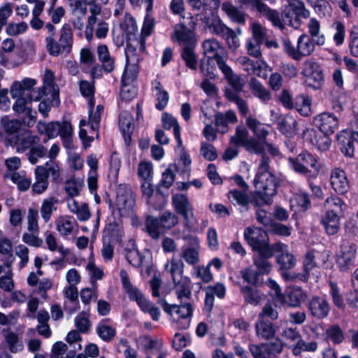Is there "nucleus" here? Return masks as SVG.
<instances>
[{"mask_svg": "<svg viewBox=\"0 0 358 358\" xmlns=\"http://www.w3.org/2000/svg\"><path fill=\"white\" fill-rule=\"evenodd\" d=\"M255 331L257 336L262 340H269L274 338L275 328L274 324L266 320L257 319L255 323Z\"/></svg>", "mask_w": 358, "mask_h": 358, "instance_id": "35", "label": "nucleus"}, {"mask_svg": "<svg viewBox=\"0 0 358 358\" xmlns=\"http://www.w3.org/2000/svg\"><path fill=\"white\" fill-rule=\"evenodd\" d=\"M196 45L183 47L181 57L189 69L196 70L198 64L197 55L194 52Z\"/></svg>", "mask_w": 358, "mask_h": 358, "instance_id": "54", "label": "nucleus"}, {"mask_svg": "<svg viewBox=\"0 0 358 358\" xmlns=\"http://www.w3.org/2000/svg\"><path fill=\"white\" fill-rule=\"evenodd\" d=\"M278 129L287 137H293L297 133V122L291 115H280L275 120Z\"/></svg>", "mask_w": 358, "mask_h": 358, "instance_id": "24", "label": "nucleus"}, {"mask_svg": "<svg viewBox=\"0 0 358 358\" xmlns=\"http://www.w3.org/2000/svg\"><path fill=\"white\" fill-rule=\"evenodd\" d=\"M308 309L313 317L322 320L328 316L330 304L325 298L314 296L308 303Z\"/></svg>", "mask_w": 358, "mask_h": 358, "instance_id": "19", "label": "nucleus"}, {"mask_svg": "<svg viewBox=\"0 0 358 358\" xmlns=\"http://www.w3.org/2000/svg\"><path fill=\"white\" fill-rule=\"evenodd\" d=\"M132 115L128 111H122L119 116V127L125 141L130 139L134 129Z\"/></svg>", "mask_w": 358, "mask_h": 358, "instance_id": "43", "label": "nucleus"}, {"mask_svg": "<svg viewBox=\"0 0 358 358\" xmlns=\"http://www.w3.org/2000/svg\"><path fill=\"white\" fill-rule=\"evenodd\" d=\"M36 85V80L29 78H25L22 81H15L10 89L11 96H25L29 101H39L46 95V92L41 88H35Z\"/></svg>", "mask_w": 358, "mask_h": 358, "instance_id": "6", "label": "nucleus"}, {"mask_svg": "<svg viewBox=\"0 0 358 358\" xmlns=\"http://www.w3.org/2000/svg\"><path fill=\"white\" fill-rule=\"evenodd\" d=\"M324 205L327 211H331L336 215H339L343 212L345 203L338 196H331L326 199Z\"/></svg>", "mask_w": 358, "mask_h": 358, "instance_id": "64", "label": "nucleus"}, {"mask_svg": "<svg viewBox=\"0 0 358 358\" xmlns=\"http://www.w3.org/2000/svg\"><path fill=\"white\" fill-rule=\"evenodd\" d=\"M302 74L305 77L306 85L314 89H320L324 82V74L322 67L315 62H306Z\"/></svg>", "mask_w": 358, "mask_h": 358, "instance_id": "12", "label": "nucleus"}, {"mask_svg": "<svg viewBox=\"0 0 358 358\" xmlns=\"http://www.w3.org/2000/svg\"><path fill=\"white\" fill-rule=\"evenodd\" d=\"M73 45V30L70 24L65 23L59 30V38L57 42L58 51L52 56H58L61 52L69 53Z\"/></svg>", "mask_w": 358, "mask_h": 358, "instance_id": "21", "label": "nucleus"}, {"mask_svg": "<svg viewBox=\"0 0 358 358\" xmlns=\"http://www.w3.org/2000/svg\"><path fill=\"white\" fill-rule=\"evenodd\" d=\"M179 219L177 215L166 210L158 217L149 215L145 222L146 231L153 239H158L160 235L176 226Z\"/></svg>", "mask_w": 358, "mask_h": 358, "instance_id": "4", "label": "nucleus"}, {"mask_svg": "<svg viewBox=\"0 0 358 358\" xmlns=\"http://www.w3.org/2000/svg\"><path fill=\"white\" fill-rule=\"evenodd\" d=\"M357 248L350 243H343L336 255V262L341 271H348L355 266Z\"/></svg>", "mask_w": 358, "mask_h": 358, "instance_id": "13", "label": "nucleus"}, {"mask_svg": "<svg viewBox=\"0 0 358 358\" xmlns=\"http://www.w3.org/2000/svg\"><path fill=\"white\" fill-rule=\"evenodd\" d=\"M174 290L179 301H191L192 282L187 277L173 282Z\"/></svg>", "mask_w": 358, "mask_h": 358, "instance_id": "31", "label": "nucleus"}, {"mask_svg": "<svg viewBox=\"0 0 358 358\" xmlns=\"http://www.w3.org/2000/svg\"><path fill=\"white\" fill-rule=\"evenodd\" d=\"M292 352L294 356L301 355L302 352H315L317 349V343L315 341L306 342L301 338L291 347Z\"/></svg>", "mask_w": 358, "mask_h": 358, "instance_id": "56", "label": "nucleus"}, {"mask_svg": "<svg viewBox=\"0 0 358 358\" xmlns=\"http://www.w3.org/2000/svg\"><path fill=\"white\" fill-rule=\"evenodd\" d=\"M331 185L334 190L340 194L348 192L350 185L345 172L338 168H335L331 173Z\"/></svg>", "mask_w": 358, "mask_h": 358, "instance_id": "22", "label": "nucleus"}, {"mask_svg": "<svg viewBox=\"0 0 358 358\" xmlns=\"http://www.w3.org/2000/svg\"><path fill=\"white\" fill-rule=\"evenodd\" d=\"M227 198L234 206H239L241 213L249 210V194H248V190L231 189L227 193Z\"/></svg>", "mask_w": 358, "mask_h": 358, "instance_id": "26", "label": "nucleus"}, {"mask_svg": "<svg viewBox=\"0 0 358 358\" xmlns=\"http://www.w3.org/2000/svg\"><path fill=\"white\" fill-rule=\"evenodd\" d=\"M157 303L173 320L188 319L192 317L193 313L191 301H180V304H169L164 299L159 298Z\"/></svg>", "mask_w": 358, "mask_h": 358, "instance_id": "11", "label": "nucleus"}, {"mask_svg": "<svg viewBox=\"0 0 358 358\" xmlns=\"http://www.w3.org/2000/svg\"><path fill=\"white\" fill-rule=\"evenodd\" d=\"M97 55L99 60L102 64L103 71L107 73L112 72L115 68V60L110 55L107 45H101L98 46Z\"/></svg>", "mask_w": 358, "mask_h": 358, "instance_id": "42", "label": "nucleus"}, {"mask_svg": "<svg viewBox=\"0 0 358 358\" xmlns=\"http://www.w3.org/2000/svg\"><path fill=\"white\" fill-rule=\"evenodd\" d=\"M314 125L322 132L333 134L339 127L338 117L329 112H323L313 117Z\"/></svg>", "mask_w": 358, "mask_h": 358, "instance_id": "16", "label": "nucleus"}, {"mask_svg": "<svg viewBox=\"0 0 358 358\" xmlns=\"http://www.w3.org/2000/svg\"><path fill=\"white\" fill-rule=\"evenodd\" d=\"M79 88L81 94L86 98H88V106L90 107V112H92V109L94 106V92L95 87L94 81L90 83L87 80H81L79 83Z\"/></svg>", "mask_w": 358, "mask_h": 358, "instance_id": "53", "label": "nucleus"}, {"mask_svg": "<svg viewBox=\"0 0 358 358\" xmlns=\"http://www.w3.org/2000/svg\"><path fill=\"white\" fill-rule=\"evenodd\" d=\"M249 87L254 96L262 103H266L271 100V93L256 78L252 77L249 81Z\"/></svg>", "mask_w": 358, "mask_h": 358, "instance_id": "37", "label": "nucleus"}, {"mask_svg": "<svg viewBox=\"0 0 358 358\" xmlns=\"http://www.w3.org/2000/svg\"><path fill=\"white\" fill-rule=\"evenodd\" d=\"M172 203L175 210L180 214L186 225H188L191 218L194 217L193 207L185 194H177L172 196Z\"/></svg>", "mask_w": 358, "mask_h": 358, "instance_id": "17", "label": "nucleus"}, {"mask_svg": "<svg viewBox=\"0 0 358 358\" xmlns=\"http://www.w3.org/2000/svg\"><path fill=\"white\" fill-rule=\"evenodd\" d=\"M58 203V199L54 196L48 197L43 200L40 213L45 223L50 220L53 212L57 210Z\"/></svg>", "mask_w": 358, "mask_h": 358, "instance_id": "41", "label": "nucleus"}, {"mask_svg": "<svg viewBox=\"0 0 358 358\" xmlns=\"http://www.w3.org/2000/svg\"><path fill=\"white\" fill-rule=\"evenodd\" d=\"M0 253L8 256L3 264L10 268L14 262L15 257L13 255V245L8 238H3L0 239Z\"/></svg>", "mask_w": 358, "mask_h": 358, "instance_id": "59", "label": "nucleus"}, {"mask_svg": "<svg viewBox=\"0 0 358 358\" xmlns=\"http://www.w3.org/2000/svg\"><path fill=\"white\" fill-rule=\"evenodd\" d=\"M211 34L226 40L229 49L236 50L239 46V40L234 30L227 27L220 18L213 19L208 24Z\"/></svg>", "mask_w": 358, "mask_h": 358, "instance_id": "9", "label": "nucleus"}, {"mask_svg": "<svg viewBox=\"0 0 358 358\" xmlns=\"http://www.w3.org/2000/svg\"><path fill=\"white\" fill-rule=\"evenodd\" d=\"M162 122L163 127L165 129L169 130L171 128H173V134L178 143V146L182 147V141L180 136L181 128L178 124L177 119L174 117L172 115L169 114L167 113H164L162 114Z\"/></svg>", "mask_w": 358, "mask_h": 358, "instance_id": "39", "label": "nucleus"}, {"mask_svg": "<svg viewBox=\"0 0 358 358\" xmlns=\"http://www.w3.org/2000/svg\"><path fill=\"white\" fill-rule=\"evenodd\" d=\"M254 184L257 189L265 192V194L271 197L277 193V180L271 173L256 174Z\"/></svg>", "mask_w": 358, "mask_h": 358, "instance_id": "18", "label": "nucleus"}, {"mask_svg": "<svg viewBox=\"0 0 358 358\" xmlns=\"http://www.w3.org/2000/svg\"><path fill=\"white\" fill-rule=\"evenodd\" d=\"M324 336L326 340L336 345L341 343L345 339L344 332L338 324L328 327L324 332Z\"/></svg>", "mask_w": 358, "mask_h": 358, "instance_id": "52", "label": "nucleus"}, {"mask_svg": "<svg viewBox=\"0 0 358 358\" xmlns=\"http://www.w3.org/2000/svg\"><path fill=\"white\" fill-rule=\"evenodd\" d=\"M16 99L13 106V109L17 113H21L27 117L30 122H34L36 120V112L33 111L31 107L32 101H29L25 96L13 97Z\"/></svg>", "mask_w": 358, "mask_h": 358, "instance_id": "29", "label": "nucleus"}, {"mask_svg": "<svg viewBox=\"0 0 358 358\" xmlns=\"http://www.w3.org/2000/svg\"><path fill=\"white\" fill-rule=\"evenodd\" d=\"M214 117L217 131L221 134H225L229 131V124H234L238 122L236 113L231 110L224 113L218 112L215 113Z\"/></svg>", "mask_w": 358, "mask_h": 358, "instance_id": "25", "label": "nucleus"}, {"mask_svg": "<svg viewBox=\"0 0 358 358\" xmlns=\"http://www.w3.org/2000/svg\"><path fill=\"white\" fill-rule=\"evenodd\" d=\"M310 143L320 151H327L329 149L331 140V134H324L322 131L311 130L308 132Z\"/></svg>", "mask_w": 358, "mask_h": 358, "instance_id": "34", "label": "nucleus"}, {"mask_svg": "<svg viewBox=\"0 0 358 358\" xmlns=\"http://www.w3.org/2000/svg\"><path fill=\"white\" fill-rule=\"evenodd\" d=\"M289 161L295 172L308 179H315L322 169L319 158L308 151H303L295 158H289Z\"/></svg>", "mask_w": 358, "mask_h": 358, "instance_id": "3", "label": "nucleus"}, {"mask_svg": "<svg viewBox=\"0 0 358 358\" xmlns=\"http://www.w3.org/2000/svg\"><path fill=\"white\" fill-rule=\"evenodd\" d=\"M321 223L328 234H336L339 228L338 215L331 211H327L321 220Z\"/></svg>", "mask_w": 358, "mask_h": 358, "instance_id": "44", "label": "nucleus"}, {"mask_svg": "<svg viewBox=\"0 0 358 358\" xmlns=\"http://www.w3.org/2000/svg\"><path fill=\"white\" fill-rule=\"evenodd\" d=\"M246 124L253 134L259 139H266V137L269 134L268 126L264 125L256 118L251 116L246 117Z\"/></svg>", "mask_w": 358, "mask_h": 358, "instance_id": "46", "label": "nucleus"}, {"mask_svg": "<svg viewBox=\"0 0 358 358\" xmlns=\"http://www.w3.org/2000/svg\"><path fill=\"white\" fill-rule=\"evenodd\" d=\"M202 50L203 55L208 59H215L219 69L226 64L224 59L225 53L224 48L220 43L215 38L205 40L202 43Z\"/></svg>", "mask_w": 358, "mask_h": 358, "instance_id": "14", "label": "nucleus"}, {"mask_svg": "<svg viewBox=\"0 0 358 358\" xmlns=\"http://www.w3.org/2000/svg\"><path fill=\"white\" fill-rule=\"evenodd\" d=\"M259 13L266 17L274 27L281 30L284 29L282 15H280L277 10L272 9L265 4Z\"/></svg>", "mask_w": 358, "mask_h": 358, "instance_id": "50", "label": "nucleus"}, {"mask_svg": "<svg viewBox=\"0 0 358 358\" xmlns=\"http://www.w3.org/2000/svg\"><path fill=\"white\" fill-rule=\"evenodd\" d=\"M341 152L348 157L355 155V143H358V131L343 129L336 136Z\"/></svg>", "mask_w": 358, "mask_h": 358, "instance_id": "15", "label": "nucleus"}, {"mask_svg": "<svg viewBox=\"0 0 358 358\" xmlns=\"http://www.w3.org/2000/svg\"><path fill=\"white\" fill-rule=\"evenodd\" d=\"M286 249L287 246L283 249V251H280L281 255L277 257V262L280 266L281 270H290L296 264L295 257L293 255L287 252Z\"/></svg>", "mask_w": 358, "mask_h": 358, "instance_id": "63", "label": "nucleus"}, {"mask_svg": "<svg viewBox=\"0 0 358 358\" xmlns=\"http://www.w3.org/2000/svg\"><path fill=\"white\" fill-rule=\"evenodd\" d=\"M272 201V197L265 194V192L257 189L249 194V205L255 207H259L266 204H269Z\"/></svg>", "mask_w": 358, "mask_h": 358, "instance_id": "61", "label": "nucleus"}, {"mask_svg": "<svg viewBox=\"0 0 358 358\" xmlns=\"http://www.w3.org/2000/svg\"><path fill=\"white\" fill-rule=\"evenodd\" d=\"M222 10L227 14L230 20L236 23L244 24L245 23V14L234 6L231 2L226 1L222 4Z\"/></svg>", "mask_w": 358, "mask_h": 358, "instance_id": "45", "label": "nucleus"}, {"mask_svg": "<svg viewBox=\"0 0 358 358\" xmlns=\"http://www.w3.org/2000/svg\"><path fill=\"white\" fill-rule=\"evenodd\" d=\"M284 343L280 338L261 345L251 344L249 350L253 358H277L283 350Z\"/></svg>", "mask_w": 358, "mask_h": 358, "instance_id": "10", "label": "nucleus"}, {"mask_svg": "<svg viewBox=\"0 0 358 358\" xmlns=\"http://www.w3.org/2000/svg\"><path fill=\"white\" fill-rule=\"evenodd\" d=\"M122 287L131 301H136L141 310L148 313L154 321H158L160 317V310L151 301L147 299L138 288L133 287L127 273L124 270L120 271Z\"/></svg>", "mask_w": 358, "mask_h": 358, "instance_id": "2", "label": "nucleus"}, {"mask_svg": "<svg viewBox=\"0 0 358 358\" xmlns=\"http://www.w3.org/2000/svg\"><path fill=\"white\" fill-rule=\"evenodd\" d=\"M194 27L195 23L192 16L189 18L187 24L182 22L176 24L173 28L172 39L180 45H182L183 47L196 45V42L194 33Z\"/></svg>", "mask_w": 358, "mask_h": 358, "instance_id": "8", "label": "nucleus"}, {"mask_svg": "<svg viewBox=\"0 0 358 358\" xmlns=\"http://www.w3.org/2000/svg\"><path fill=\"white\" fill-rule=\"evenodd\" d=\"M257 257H254V264L257 267L258 272L262 274H268L271 270V264L268 260L273 256H268L262 252H257Z\"/></svg>", "mask_w": 358, "mask_h": 358, "instance_id": "62", "label": "nucleus"}, {"mask_svg": "<svg viewBox=\"0 0 358 358\" xmlns=\"http://www.w3.org/2000/svg\"><path fill=\"white\" fill-rule=\"evenodd\" d=\"M45 29L48 34L45 38L46 48L50 55H55L58 51L57 41L55 38L56 28L52 23L48 22L45 24Z\"/></svg>", "mask_w": 358, "mask_h": 358, "instance_id": "55", "label": "nucleus"}, {"mask_svg": "<svg viewBox=\"0 0 358 358\" xmlns=\"http://www.w3.org/2000/svg\"><path fill=\"white\" fill-rule=\"evenodd\" d=\"M194 247L182 246L181 248L180 257L190 266H195L199 262V240L197 237H193Z\"/></svg>", "mask_w": 358, "mask_h": 358, "instance_id": "27", "label": "nucleus"}, {"mask_svg": "<svg viewBox=\"0 0 358 358\" xmlns=\"http://www.w3.org/2000/svg\"><path fill=\"white\" fill-rule=\"evenodd\" d=\"M164 267L165 271L171 275L173 282L185 278L183 275L185 264L180 258L173 257L167 261Z\"/></svg>", "mask_w": 358, "mask_h": 358, "instance_id": "30", "label": "nucleus"}, {"mask_svg": "<svg viewBox=\"0 0 358 358\" xmlns=\"http://www.w3.org/2000/svg\"><path fill=\"white\" fill-rule=\"evenodd\" d=\"M205 300L203 309L208 313H211L215 301V296L219 299H224L226 294V287L220 282L214 285H209L204 289Z\"/></svg>", "mask_w": 358, "mask_h": 358, "instance_id": "20", "label": "nucleus"}, {"mask_svg": "<svg viewBox=\"0 0 358 358\" xmlns=\"http://www.w3.org/2000/svg\"><path fill=\"white\" fill-rule=\"evenodd\" d=\"M244 238L253 251L273 256L276 251H283L286 245L276 243L269 245L266 233L259 228L247 227L244 230Z\"/></svg>", "mask_w": 358, "mask_h": 358, "instance_id": "1", "label": "nucleus"}, {"mask_svg": "<svg viewBox=\"0 0 358 358\" xmlns=\"http://www.w3.org/2000/svg\"><path fill=\"white\" fill-rule=\"evenodd\" d=\"M306 292L300 287L291 288L286 294H284V299L279 300L281 304H286L289 307L297 308L301 306L307 299Z\"/></svg>", "mask_w": 358, "mask_h": 358, "instance_id": "23", "label": "nucleus"}, {"mask_svg": "<svg viewBox=\"0 0 358 358\" xmlns=\"http://www.w3.org/2000/svg\"><path fill=\"white\" fill-rule=\"evenodd\" d=\"M40 143V138L38 136L27 134L22 138H17L15 141L16 150L17 152H24L30 150L33 146Z\"/></svg>", "mask_w": 358, "mask_h": 358, "instance_id": "51", "label": "nucleus"}, {"mask_svg": "<svg viewBox=\"0 0 358 358\" xmlns=\"http://www.w3.org/2000/svg\"><path fill=\"white\" fill-rule=\"evenodd\" d=\"M36 182L32 185V191L41 194L48 187L49 182L46 178L45 170L42 166H36L35 169Z\"/></svg>", "mask_w": 358, "mask_h": 358, "instance_id": "47", "label": "nucleus"}, {"mask_svg": "<svg viewBox=\"0 0 358 358\" xmlns=\"http://www.w3.org/2000/svg\"><path fill=\"white\" fill-rule=\"evenodd\" d=\"M224 74V78L231 87L237 91H243L245 85V80L238 74L234 73L227 64L220 69Z\"/></svg>", "mask_w": 358, "mask_h": 358, "instance_id": "36", "label": "nucleus"}, {"mask_svg": "<svg viewBox=\"0 0 358 358\" xmlns=\"http://www.w3.org/2000/svg\"><path fill=\"white\" fill-rule=\"evenodd\" d=\"M96 332L99 338L105 342H110L116 336L117 331L109 318L101 320L96 324Z\"/></svg>", "mask_w": 358, "mask_h": 358, "instance_id": "32", "label": "nucleus"}, {"mask_svg": "<svg viewBox=\"0 0 358 358\" xmlns=\"http://www.w3.org/2000/svg\"><path fill=\"white\" fill-rule=\"evenodd\" d=\"M70 216H59L55 221L56 229L60 235L66 238L72 234L74 228V222Z\"/></svg>", "mask_w": 358, "mask_h": 358, "instance_id": "48", "label": "nucleus"}, {"mask_svg": "<svg viewBox=\"0 0 358 358\" xmlns=\"http://www.w3.org/2000/svg\"><path fill=\"white\" fill-rule=\"evenodd\" d=\"M152 87L156 92L155 96L157 101L155 107L157 110H162L167 106L169 102V93L163 89L161 83L157 80H155L152 82Z\"/></svg>", "mask_w": 358, "mask_h": 358, "instance_id": "49", "label": "nucleus"}, {"mask_svg": "<svg viewBox=\"0 0 358 358\" xmlns=\"http://www.w3.org/2000/svg\"><path fill=\"white\" fill-rule=\"evenodd\" d=\"M310 13L303 2L299 0H288L282 8L283 27L286 25L298 29L301 26V19H306Z\"/></svg>", "mask_w": 358, "mask_h": 358, "instance_id": "5", "label": "nucleus"}, {"mask_svg": "<svg viewBox=\"0 0 358 358\" xmlns=\"http://www.w3.org/2000/svg\"><path fill=\"white\" fill-rule=\"evenodd\" d=\"M67 345L62 342H56L52 348L50 358H74L76 353L74 351L70 350L67 353Z\"/></svg>", "mask_w": 358, "mask_h": 358, "instance_id": "57", "label": "nucleus"}, {"mask_svg": "<svg viewBox=\"0 0 358 358\" xmlns=\"http://www.w3.org/2000/svg\"><path fill=\"white\" fill-rule=\"evenodd\" d=\"M308 32L317 45H322L325 43L323 34H320V24L315 18H311L308 24Z\"/></svg>", "mask_w": 358, "mask_h": 358, "instance_id": "60", "label": "nucleus"}, {"mask_svg": "<svg viewBox=\"0 0 358 358\" xmlns=\"http://www.w3.org/2000/svg\"><path fill=\"white\" fill-rule=\"evenodd\" d=\"M115 205L120 216L129 215L135 205V197L129 185L126 184L118 185L116 189Z\"/></svg>", "mask_w": 358, "mask_h": 358, "instance_id": "7", "label": "nucleus"}, {"mask_svg": "<svg viewBox=\"0 0 358 358\" xmlns=\"http://www.w3.org/2000/svg\"><path fill=\"white\" fill-rule=\"evenodd\" d=\"M241 292L245 302L255 306L259 305L265 296L260 290L248 285L242 287Z\"/></svg>", "mask_w": 358, "mask_h": 358, "instance_id": "40", "label": "nucleus"}, {"mask_svg": "<svg viewBox=\"0 0 358 358\" xmlns=\"http://www.w3.org/2000/svg\"><path fill=\"white\" fill-rule=\"evenodd\" d=\"M90 15L87 18V24L85 30V36L87 41H92L94 37V26L98 21L97 16L101 13V6L97 3L89 4Z\"/></svg>", "mask_w": 358, "mask_h": 358, "instance_id": "33", "label": "nucleus"}, {"mask_svg": "<svg viewBox=\"0 0 358 358\" xmlns=\"http://www.w3.org/2000/svg\"><path fill=\"white\" fill-rule=\"evenodd\" d=\"M103 113V106L101 104L98 105L96 108L95 112L93 113V108L92 112L89 111V122L90 124V132L95 133L96 138H99V128L101 122V116Z\"/></svg>", "mask_w": 358, "mask_h": 358, "instance_id": "58", "label": "nucleus"}, {"mask_svg": "<svg viewBox=\"0 0 358 358\" xmlns=\"http://www.w3.org/2000/svg\"><path fill=\"white\" fill-rule=\"evenodd\" d=\"M315 41L306 34H301L297 40V51L299 60L302 57L310 55L315 50Z\"/></svg>", "mask_w": 358, "mask_h": 358, "instance_id": "38", "label": "nucleus"}, {"mask_svg": "<svg viewBox=\"0 0 358 358\" xmlns=\"http://www.w3.org/2000/svg\"><path fill=\"white\" fill-rule=\"evenodd\" d=\"M65 123H70L68 121L51 122L49 123L43 122L39 121L37 124L38 132L41 134L46 135L49 139L60 136L63 131V125Z\"/></svg>", "mask_w": 358, "mask_h": 358, "instance_id": "28", "label": "nucleus"}]
</instances>
